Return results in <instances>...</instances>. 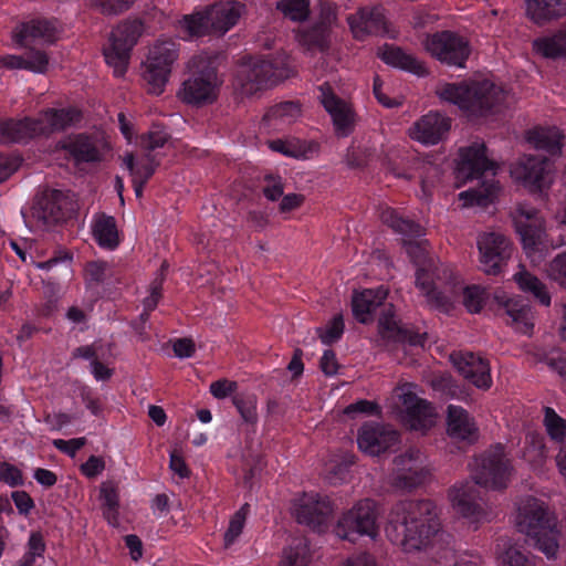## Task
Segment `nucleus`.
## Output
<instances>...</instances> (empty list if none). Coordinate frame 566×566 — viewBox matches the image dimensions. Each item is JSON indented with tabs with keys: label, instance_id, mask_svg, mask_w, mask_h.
Listing matches in <instances>:
<instances>
[{
	"label": "nucleus",
	"instance_id": "e2e57ef3",
	"mask_svg": "<svg viewBox=\"0 0 566 566\" xmlns=\"http://www.w3.org/2000/svg\"><path fill=\"white\" fill-rule=\"evenodd\" d=\"M264 181L266 185L263 187L262 192L266 199L271 201L277 200L284 192V184L280 176L265 175Z\"/></svg>",
	"mask_w": 566,
	"mask_h": 566
},
{
	"label": "nucleus",
	"instance_id": "9d476101",
	"mask_svg": "<svg viewBox=\"0 0 566 566\" xmlns=\"http://www.w3.org/2000/svg\"><path fill=\"white\" fill-rule=\"evenodd\" d=\"M144 22L140 19H128L118 24L111 33L109 44L104 48L105 62L114 69L116 76L126 73L130 51L144 33Z\"/></svg>",
	"mask_w": 566,
	"mask_h": 566
},
{
	"label": "nucleus",
	"instance_id": "13d9d810",
	"mask_svg": "<svg viewBox=\"0 0 566 566\" xmlns=\"http://www.w3.org/2000/svg\"><path fill=\"white\" fill-rule=\"evenodd\" d=\"M548 276L566 290V252L558 253L547 266Z\"/></svg>",
	"mask_w": 566,
	"mask_h": 566
},
{
	"label": "nucleus",
	"instance_id": "423d86ee",
	"mask_svg": "<svg viewBox=\"0 0 566 566\" xmlns=\"http://www.w3.org/2000/svg\"><path fill=\"white\" fill-rule=\"evenodd\" d=\"M292 73L284 60L249 57L238 65L233 87L241 97H251L289 78Z\"/></svg>",
	"mask_w": 566,
	"mask_h": 566
},
{
	"label": "nucleus",
	"instance_id": "4d7b16f0",
	"mask_svg": "<svg viewBox=\"0 0 566 566\" xmlns=\"http://www.w3.org/2000/svg\"><path fill=\"white\" fill-rule=\"evenodd\" d=\"M344 332V319L342 314H337L329 322L327 328L324 331L323 328H316V333L321 338L322 343L329 345L340 338Z\"/></svg>",
	"mask_w": 566,
	"mask_h": 566
},
{
	"label": "nucleus",
	"instance_id": "393cba45",
	"mask_svg": "<svg viewBox=\"0 0 566 566\" xmlns=\"http://www.w3.org/2000/svg\"><path fill=\"white\" fill-rule=\"evenodd\" d=\"M451 127L450 118L440 113H429L410 128V137L426 145L438 144Z\"/></svg>",
	"mask_w": 566,
	"mask_h": 566
},
{
	"label": "nucleus",
	"instance_id": "9b49d317",
	"mask_svg": "<svg viewBox=\"0 0 566 566\" xmlns=\"http://www.w3.org/2000/svg\"><path fill=\"white\" fill-rule=\"evenodd\" d=\"M377 506L374 500L358 501L338 520L335 533L342 539L355 542L358 536L367 535L375 538L378 534Z\"/></svg>",
	"mask_w": 566,
	"mask_h": 566
},
{
	"label": "nucleus",
	"instance_id": "774afa93",
	"mask_svg": "<svg viewBox=\"0 0 566 566\" xmlns=\"http://www.w3.org/2000/svg\"><path fill=\"white\" fill-rule=\"evenodd\" d=\"M238 384L228 379H220L210 385V392L217 399H223L237 390Z\"/></svg>",
	"mask_w": 566,
	"mask_h": 566
},
{
	"label": "nucleus",
	"instance_id": "c9c22d12",
	"mask_svg": "<svg viewBox=\"0 0 566 566\" xmlns=\"http://www.w3.org/2000/svg\"><path fill=\"white\" fill-rule=\"evenodd\" d=\"M563 137L556 127H536L527 132V142L536 149L545 150L552 156L562 153Z\"/></svg>",
	"mask_w": 566,
	"mask_h": 566
},
{
	"label": "nucleus",
	"instance_id": "1a4fd4ad",
	"mask_svg": "<svg viewBox=\"0 0 566 566\" xmlns=\"http://www.w3.org/2000/svg\"><path fill=\"white\" fill-rule=\"evenodd\" d=\"M515 232L520 237L526 255L532 262H541L547 250L544 218L526 203H518L511 212Z\"/></svg>",
	"mask_w": 566,
	"mask_h": 566
},
{
	"label": "nucleus",
	"instance_id": "f03ea898",
	"mask_svg": "<svg viewBox=\"0 0 566 566\" xmlns=\"http://www.w3.org/2000/svg\"><path fill=\"white\" fill-rule=\"evenodd\" d=\"M496 164L486 156V146L483 143H473L468 147L459 149V159L455 168L458 181L467 182L478 179L480 187L472 188L459 195L465 206L486 207L493 202L500 187L493 177L495 176Z\"/></svg>",
	"mask_w": 566,
	"mask_h": 566
},
{
	"label": "nucleus",
	"instance_id": "e433bc0d",
	"mask_svg": "<svg viewBox=\"0 0 566 566\" xmlns=\"http://www.w3.org/2000/svg\"><path fill=\"white\" fill-rule=\"evenodd\" d=\"M80 119L81 112L76 108H49L43 113V117L39 119L43 120V126L46 129V133H41V135L64 130L66 127L72 126Z\"/></svg>",
	"mask_w": 566,
	"mask_h": 566
},
{
	"label": "nucleus",
	"instance_id": "79ce46f5",
	"mask_svg": "<svg viewBox=\"0 0 566 566\" xmlns=\"http://www.w3.org/2000/svg\"><path fill=\"white\" fill-rule=\"evenodd\" d=\"M416 285L424 292L428 303L442 312H449L452 308L451 298L444 293L438 291L429 282L428 275L423 277V269L416 272Z\"/></svg>",
	"mask_w": 566,
	"mask_h": 566
},
{
	"label": "nucleus",
	"instance_id": "aec40b11",
	"mask_svg": "<svg viewBox=\"0 0 566 566\" xmlns=\"http://www.w3.org/2000/svg\"><path fill=\"white\" fill-rule=\"evenodd\" d=\"M398 398L402 408L401 420L410 430L424 432L433 424L432 408L426 400L411 391H401Z\"/></svg>",
	"mask_w": 566,
	"mask_h": 566
},
{
	"label": "nucleus",
	"instance_id": "2f4dec72",
	"mask_svg": "<svg viewBox=\"0 0 566 566\" xmlns=\"http://www.w3.org/2000/svg\"><path fill=\"white\" fill-rule=\"evenodd\" d=\"M55 27L46 19H33L21 23L14 33L18 44L27 46L29 41L44 40L52 43L55 39Z\"/></svg>",
	"mask_w": 566,
	"mask_h": 566
},
{
	"label": "nucleus",
	"instance_id": "69168bd1",
	"mask_svg": "<svg viewBox=\"0 0 566 566\" xmlns=\"http://www.w3.org/2000/svg\"><path fill=\"white\" fill-rule=\"evenodd\" d=\"M0 480L10 486H18L23 484L21 471L8 462L0 463Z\"/></svg>",
	"mask_w": 566,
	"mask_h": 566
},
{
	"label": "nucleus",
	"instance_id": "c85d7f7f",
	"mask_svg": "<svg viewBox=\"0 0 566 566\" xmlns=\"http://www.w3.org/2000/svg\"><path fill=\"white\" fill-rule=\"evenodd\" d=\"M495 301L504 310L505 314L511 317L515 328L523 333L530 334L533 329V312L528 303L521 298H507L504 295H495Z\"/></svg>",
	"mask_w": 566,
	"mask_h": 566
},
{
	"label": "nucleus",
	"instance_id": "ea45409f",
	"mask_svg": "<svg viewBox=\"0 0 566 566\" xmlns=\"http://www.w3.org/2000/svg\"><path fill=\"white\" fill-rule=\"evenodd\" d=\"M380 218L385 224L402 235L419 238L424 234V229L419 223L400 217L394 209L384 210Z\"/></svg>",
	"mask_w": 566,
	"mask_h": 566
},
{
	"label": "nucleus",
	"instance_id": "a211bd4d",
	"mask_svg": "<svg viewBox=\"0 0 566 566\" xmlns=\"http://www.w3.org/2000/svg\"><path fill=\"white\" fill-rule=\"evenodd\" d=\"M399 433L389 426L379 423L364 424L357 437V443L361 451L370 455H379L397 446Z\"/></svg>",
	"mask_w": 566,
	"mask_h": 566
},
{
	"label": "nucleus",
	"instance_id": "0eeeda50",
	"mask_svg": "<svg viewBox=\"0 0 566 566\" xmlns=\"http://www.w3.org/2000/svg\"><path fill=\"white\" fill-rule=\"evenodd\" d=\"M78 205L71 191L45 189L36 195L31 207L30 219L22 212L27 226L35 223L42 229H51L71 219Z\"/></svg>",
	"mask_w": 566,
	"mask_h": 566
},
{
	"label": "nucleus",
	"instance_id": "4c0bfd02",
	"mask_svg": "<svg viewBox=\"0 0 566 566\" xmlns=\"http://www.w3.org/2000/svg\"><path fill=\"white\" fill-rule=\"evenodd\" d=\"M514 281L521 291L532 294L542 305L551 304V295L546 285L537 276L522 270L514 274Z\"/></svg>",
	"mask_w": 566,
	"mask_h": 566
},
{
	"label": "nucleus",
	"instance_id": "de8ad7c7",
	"mask_svg": "<svg viewBox=\"0 0 566 566\" xmlns=\"http://www.w3.org/2000/svg\"><path fill=\"white\" fill-rule=\"evenodd\" d=\"M462 294V303L470 313H479L489 298V292L480 285L465 286Z\"/></svg>",
	"mask_w": 566,
	"mask_h": 566
},
{
	"label": "nucleus",
	"instance_id": "864d4df0",
	"mask_svg": "<svg viewBox=\"0 0 566 566\" xmlns=\"http://www.w3.org/2000/svg\"><path fill=\"white\" fill-rule=\"evenodd\" d=\"M232 400L243 421L254 424L258 420L256 398L253 395H235Z\"/></svg>",
	"mask_w": 566,
	"mask_h": 566
},
{
	"label": "nucleus",
	"instance_id": "cd10ccee",
	"mask_svg": "<svg viewBox=\"0 0 566 566\" xmlns=\"http://www.w3.org/2000/svg\"><path fill=\"white\" fill-rule=\"evenodd\" d=\"M61 148L66 150L76 164L98 163L102 160V154L96 139L83 134L62 140Z\"/></svg>",
	"mask_w": 566,
	"mask_h": 566
},
{
	"label": "nucleus",
	"instance_id": "7ed1b4c3",
	"mask_svg": "<svg viewBox=\"0 0 566 566\" xmlns=\"http://www.w3.org/2000/svg\"><path fill=\"white\" fill-rule=\"evenodd\" d=\"M441 99L455 104L470 119L501 113L506 107V92L491 81L447 83L439 91Z\"/></svg>",
	"mask_w": 566,
	"mask_h": 566
},
{
	"label": "nucleus",
	"instance_id": "a878e982",
	"mask_svg": "<svg viewBox=\"0 0 566 566\" xmlns=\"http://www.w3.org/2000/svg\"><path fill=\"white\" fill-rule=\"evenodd\" d=\"M46 133L43 120L25 117L23 119L0 120V143H20Z\"/></svg>",
	"mask_w": 566,
	"mask_h": 566
},
{
	"label": "nucleus",
	"instance_id": "7c9ffc66",
	"mask_svg": "<svg viewBox=\"0 0 566 566\" xmlns=\"http://www.w3.org/2000/svg\"><path fill=\"white\" fill-rule=\"evenodd\" d=\"M243 4L237 1L214 3L208 9V20L214 33H226L239 20Z\"/></svg>",
	"mask_w": 566,
	"mask_h": 566
},
{
	"label": "nucleus",
	"instance_id": "f8f14e48",
	"mask_svg": "<svg viewBox=\"0 0 566 566\" xmlns=\"http://www.w3.org/2000/svg\"><path fill=\"white\" fill-rule=\"evenodd\" d=\"M178 59V46L167 40L156 43L144 63L143 78L148 85V92L159 95L168 82L171 65Z\"/></svg>",
	"mask_w": 566,
	"mask_h": 566
},
{
	"label": "nucleus",
	"instance_id": "f257e3e1",
	"mask_svg": "<svg viewBox=\"0 0 566 566\" xmlns=\"http://www.w3.org/2000/svg\"><path fill=\"white\" fill-rule=\"evenodd\" d=\"M437 507L431 500H403L390 512L387 536L406 552L426 548L439 531Z\"/></svg>",
	"mask_w": 566,
	"mask_h": 566
},
{
	"label": "nucleus",
	"instance_id": "5701e85b",
	"mask_svg": "<svg viewBox=\"0 0 566 566\" xmlns=\"http://www.w3.org/2000/svg\"><path fill=\"white\" fill-rule=\"evenodd\" d=\"M354 38L364 41L369 35L388 33L387 21L379 8H360L355 14L347 17Z\"/></svg>",
	"mask_w": 566,
	"mask_h": 566
},
{
	"label": "nucleus",
	"instance_id": "dca6fc26",
	"mask_svg": "<svg viewBox=\"0 0 566 566\" xmlns=\"http://www.w3.org/2000/svg\"><path fill=\"white\" fill-rule=\"evenodd\" d=\"M396 475L392 486L402 492H410L421 485L429 475L426 468V455L417 448H409L403 454L395 458Z\"/></svg>",
	"mask_w": 566,
	"mask_h": 566
},
{
	"label": "nucleus",
	"instance_id": "6ab92c4d",
	"mask_svg": "<svg viewBox=\"0 0 566 566\" xmlns=\"http://www.w3.org/2000/svg\"><path fill=\"white\" fill-rule=\"evenodd\" d=\"M319 92L321 103L331 115L336 134L342 137L348 136L355 126L353 109L333 92L327 83L319 86Z\"/></svg>",
	"mask_w": 566,
	"mask_h": 566
},
{
	"label": "nucleus",
	"instance_id": "603ef678",
	"mask_svg": "<svg viewBox=\"0 0 566 566\" xmlns=\"http://www.w3.org/2000/svg\"><path fill=\"white\" fill-rule=\"evenodd\" d=\"M185 27L191 36H203L214 33L212 24L208 20V10L203 13H196L185 17Z\"/></svg>",
	"mask_w": 566,
	"mask_h": 566
},
{
	"label": "nucleus",
	"instance_id": "4468645a",
	"mask_svg": "<svg viewBox=\"0 0 566 566\" xmlns=\"http://www.w3.org/2000/svg\"><path fill=\"white\" fill-rule=\"evenodd\" d=\"M480 269L488 275L502 273L513 253L511 241L502 233L489 232L478 238Z\"/></svg>",
	"mask_w": 566,
	"mask_h": 566
},
{
	"label": "nucleus",
	"instance_id": "338daca9",
	"mask_svg": "<svg viewBox=\"0 0 566 566\" xmlns=\"http://www.w3.org/2000/svg\"><path fill=\"white\" fill-rule=\"evenodd\" d=\"M245 522H242L241 515H233L230 520L229 527L224 533V548H229L235 539L242 533L243 526Z\"/></svg>",
	"mask_w": 566,
	"mask_h": 566
},
{
	"label": "nucleus",
	"instance_id": "37998d69",
	"mask_svg": "<svg viewBox=\"0 0 566 566\" xmlns=\"http://www.w3.org/2000/svg\"><path fill=\"white\" fill-rule=\"evenodd\" d=\"M99 499L103 501V515L111 525L118 524L119 496L113 482H103L99 489Z\"/></svg>",
	"mask_w": 566,
	"mask_h": 566
},
{
	"label": "nucleus",
	"instance_id": "412c9836",
	"mask_svg": "<svg viewBox=\"0 0 566 566\" xmlns=\"http://www.w3.org/2000/svg\"><path fill=\"white\" fill-rule=\"evenodd\" d=\"M392 305L384 308L378 319V332L384 340L409 346L423 347L428 338L427 333H416L412 329L399 325L392 314Z\"/></svg>",
	"mask_w": 566,
	"mask_h": 566
},
{
	"label": "nucleus",
	"instance_id": "6e6d98bb",
	"mask_svg": "<svg viewBox=\"0 0 566 566\" xmlns=\"http://www.w3.org/2000/svg\"><path fill=\"white\" fill-rule=\"evenodd\" d=\"M281 566H307V545L300 541L284 549Z\"/></svg>",
	"mask_w": 566,
	"mask_h": 566
},
{
	"label": "nucleus",
	"instance_id": "49530a36",
	"mask_svg": "<svg viewBox=\"0 0 566 566\" xmlns=\"http://www.w3.org/2000/svg\"><path fill=\"white\" fill-rule=\"evenodd\" d=\"M316 147V144L307 145L305 142L301 140L283 142L281 139H276L271 143V148L273 150L294 158H306L307 153Z\"/></svg>",
	"mask_w": 566,
	"mask_h": 566
},
{
	"label": "nucleus",
	"instance_id": "09e8293b",
	"mask_svg": "<svg viewBox=\"0 0 566 566\" xmlns=\"http://www.w3.org/2000/svg\"><path fill=\"white\" fill-rule=\"evenodd\" d=\"M170 139V135L159 125L140 136V148L144 153L155 154L154 150L164 147Z\"/></svg>",
	"mask_w": 566,
	"mask_h": 566
},
{
	"label": "nucleus",
	"instance_id": "f704fd0d",
	"mask_svg": "<svg viewBox=\"0 0 566 566\" xmlns=\"http://www.w3.org/2000/svg\"><path fill=\"white\" fill-rule=\"evenodd\" d=\"M123 163L128 169L133 180L146 185L159 167L160 159L157 157V154L150 153H143V155L136 159L133 153H128L124 156Z\"/></svg>",
	"mask_w": 566,
	"mask_h": 566
},
{
	"label": "nucleus",
	"instance_id": "ddd939ff",
	"mask_svg": "<svg viewBox=\"0 0 566 566\" xmlns=\"http://www.w3.org/2000/svg\"><path fill=\"white\" fill-rule=\"evenodd\" d=\"M334 510V503L329 497L318 493H304L293 504L296 522L317 533L326 532Z\"/></svg>",
	"mask_w": 566,
	"mask_h": 566
},
{
	"label": "nucleus",
	"instance_id": "c756f323",
	"mask_svg": "<svg viewBox=\"0 0 566 566\" xmlns=\"http://www.w3.org/2000/svg\"><path fill=\"white\" fill-rule=\"evenodd\" d=\"M386 297L387 291L384 289L355 291L352 297L354 317L361 324L369 323L371 313L382 304Z\"/></svg>",
	"mask_w": 566,
	"mask_h": 566
},
{
	"label": "nucleus",
	"instance_id": "20e7f679",
	"mask_svg": "<svg viewBox=\"0 0 566 566\" xmlns=\"http://www.w3.org/2000/svg\"><path fill=\"white\" fill-rule=\"evenodd\" d=\"M516 526L525 534L528 546L539 549L549 559L556 557L560 531L556 516L544 502L528 497L518 509Z\"/></svg>",
	"mask_w": 566,
	"mask_h": 566
},
{
	"label": "nucleus",
	"instance_id": "0e129e2a",
	"mask_svg": "<svg viewBox=\"0 0 566 566\" xmlns=\"http://www.w3.org/2000/svg\"><path fill=\"white\" fill-rule=\"evenodd\" d=\"M107 263L104 261H91L86 264V280L90 283L101 284L106 279Z\"/></svg>",
	"mask_w": 566,
	"mask_h": 566
},
{
	"label": "nucleus",
	"instance_id": "2eb2a0df",
	"mask_svg": "<svg viewBox=\"0 0 566 566\" xmlns=\"http://www.w3.org/2000/svg\"><path fill=\"white\" fill-rule=\"evenodd\" d=\"M426 50L440 62L463 67L470 55L468 41L451 31H441L427 35Z\"/></svg>",
	"mask_w": 566,
	"mask_h": 566
},
{
	"label": "nucleus",
	"instance_id": "4be33fe9",
	"mask_svg": "<svg viewBox=\"0 0 566 566\" xmlns=\"http://www.w3.org/2000/svg\"><path fill=\"white\" fill-rule=\"evenodd\" d=\"M450 359L457 370L480 389H489L492 385L489 361L473 353H453Z\"/></svg>",
	"mask_w": 566,
	"mask_h": 566
},
{
	"label": "nucleus",
	"instance_id": "bb28decb",
	"mask_svg": "<svg viewBox=\"0 0 566 566\" xmlns=\"http://www.w3.org/2000/svg\"><path fill=\"white\" fill-rule=\"evenodd\" d=\"M447 424L448 434L455 441L472 444L479 439V431L473 419L462 407L453 405L448 407Z\"/></svg>",
	"mask_w": 566,
	"mask_h": 566
},
{
	"label": "nucleus",
	"instance_id": "b1692460",
	"mask_svg": "<svg viewBox=\"0 0 566 566\" xmlns=\"http://www.w3.org/2000/svg\"><path fill=\"white\" fill-rule=\"evenodd\" d=\"M478 485L474 481H464L449 490L452 506L465 517L479 518L483 513V500Z\"/></svg>",
	"mask_w": 566,
	"mask_h": 566
},
{
	"label": "nucleus",
	"instance_id": "052dcab7",
	"mask_svg": "<svg viewBox=\"0 0 566 566\" xmlns=\"http://www.w3.org/2000/svg\"><path fill=\"white\" fill-rule=\"evenodd\" d=\"M353 464V460H344L340 462L331 463L326 468L325 478L332 485H337L344 482L349 473V467Z\"/></svg>",
	"mask_w": 566,
	"mask_h": 566
},
{
	"label": "nucleus",
	"instance_id": "c03bdc74",
	"mask_svg": "<svg viewBox=\"0 0 566 566\" xmlns=\"http://www.w3.org/2000/svg\"><path fill=\"white\" fill-rule=\"evenodd\" d=\"M301 104L286 101L270 107L264 115L265 120H275L280 124H292L301 116Z\"/></svg>",
	"mask_w": 566,
	"mask_h": 566
},
{
	"label": "nucleus",
	"instance_id": "a19ab883",
	"mask_svg": "<svg viewBox=\"0 0 566 566\" xmlns=\"http://www.w3.org/2000/svg\"><path fill=\"white\" fill-rule=\"evenodd\" d=\"M533 48L544 57L557 59L566 56V30H559L552 36L534 40Z\"/></svg>",
	"mask_w": 566,
	"mask_h": 566
},
{
	"label": "nucleus",
	"instance_id": "6e6552de",
	"mask_svg": "<svg viewBox=\"0 0 566 566\" xmlns=\"http://www.w3.org/2000/svg\"><path fill=\"white\" fill-rule=\"evenodd\" d=\"M471 478L485 489L502 491L507 488L513 465L504 446L496 443L475 455L469 463Z\"/></svg>",
	"mask_w": 566,
	"mask_h": 566
},
{
	"label": "nucleus",
	"instance_id": "bf43d9fd",
	"mask_svg": "<svg viewBox=\"0 0 566 566\" xmlns=\"http://www.w3.org/2000/svg\"><path fill=\"white\" fill-rule=\"evenodd\" d=\"M25 70L34 73H45L49 65V56L45 52L31 49L24 56Z\"/></svg>",
	"mask_w": 566,
	"mask_h": 566
},
{
	"label": "nucleus",
	"instance_id": "473e14b6",
	"mask_svg": "<svg viewBox=\"0 0 566 566\" xmlns=\"http://www.w3.org/2000/svg\"><path fill=\"white\" fill-rule=\"evenodd\" d=\"M378 55L386 64L394 67L415 73L419 76L427 74L422 62L416 56L408 54L399 46L385 44L379 49Z\"/></svg>",
	"mask_w": 566,
	"mask_h": 566
},
{
	"label": "nucleus",
	"instance_id": "39448f33",
	"mask_svg": "<svg viewBox=\"0 0 566 566\" xmlns=\"http://www.w3.org/2000/svg\"><path fill=\"white\" fill-rule=\"evenodd\" d=\"M217 55L200 53L187 64V77L177 92L178 98L192 106L212 104L219 93L222 81L218 77Z\"/></svg>",
	"mask_w": 566,
	"mask_h": 566
},
{
	"label": "nucleus",
	"instance_id": "58836bf2",
	"mask_svg": "<svg viewBox=\"0 0 566 566\" xmlns=\"http://www.w3.org/2000/svg\"><path fill=\"white\" fill-rule=\"evenodd\" d=\"M93 235L102 248L115 249L119 243L115 218L101 216L94 223Z\"/></svg>",
	"mask_w": 566,
	"mask_h": 566
},
{
	"label": "nucleus",
	"instance_id": "3c124183",
	"mask_svg": "<svg viewBox=\"0 0 566 566\" xmlns=\"http://www.w3.org/2000/svg\"><path fill=\"white\" fill-rule=\"evenodd\" d=\"M277 9L293 21H304L310 14V0H281Z\"/></svg>",
	"mask_w": 566,
	"mask_h": 566
},
{
	"label": "nucleus",
	"instance_id": "72a5a7b5",
	"mask_svg": "<svg viewBox=\"0 0 566 566\" xmlns=\"http://www.w3.org/2000/svg\"><path fill=\"white\" fill-rule=\"evenodd\" d=\"M526 14L536 24L566 15V0H525Z\"/></svg>",
	"mask_w": 566,
	"mask_h": 566
},
{
	"label": "nucleus",
	"instance_id": "5fc2aeb1",
	"mask_svg": "<svg viewBox=\"0 0 566 566\" xmlns=\"http://www.w3.org/2000/svg\"><path fill=\"white\" fill-rule=\"evenodd\" d=\"M427 241H412V240H403V247L406 249L407 254L412 260V262L420 269H423V277L428 275L427 269Z\"/></svg>",
	"mask_w": 566,
	"mask_h": 566
},
{
	"label": "nucleus",
	"instance_id": "8fccbe9b",
	"mask_svg": "<svg viewBox=\"0 0 566 566\" xmlns=\"http://www.w3.org/2000/svg\"><path fill=\"white\" fill-rule=\"evenodd\" d=\"M544 424L551 439L562 442L566 437V420L559 417L551 407L544 408Z\"/></svg>",
	"mask_w": 566,
	"mask_h": 566
},
{
	"label": "nucleus",
	"instance_id": "a18cd8bd",
	"mask_svg": "<svg viewBox=\"0 0 566 566\" xmlns=\"http://www.w3.org/2000/svg\"><path fill=\"white\" fill-rule=\"evenodd\" d=\"M329 29L324 22L316 23L312 28L303 31L301 41L308 49L325 51L328 48Z\"/></svg>",
	"mask_w": 566,
	"mask_h": 566
},
{
	"label": "nucleus",
	"instance_id": "680f3d73",
	"mask_svg": "<svg viewBox=\"0 0 566 566\" xmlns=\"http://www.w3.org/2000/svg\"><path fill=\"white\" fill-rule=\"evenodd\" d=\"M91 6L101 10L103 14L115 15L127 11L132 2L127 0H88Z\"/></svg>",
	"mask_w": 566,
	"mask_h": 566
},
{
	"label": "nucleus",
	"instance_id": "f3484780",
	"mask_svg": "<svg viewBox=\"0 0 566 566\" xmlns=\"http://www.w3.org/2000/svg\"><path fill=\"white\" fill-rule=\"evenodd\" d=\"M552 161L542 155L523 156L513 169L516 179L531 191H543L553 182Z\"/></svg>",
	"mask_w": 566,
	"mask_h": 566
}]
</instances>
